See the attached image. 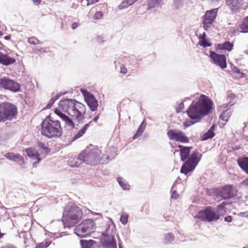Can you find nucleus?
<instances>
[{
  "label": "nucleus",
  "instance_id": "1",
  "mask_svg": "<svg viewBox=\"0 0 248 248\" xmlns=\"http://www.w3.org/2000/svg\"><path fill=\"white\" fill-rule=\"evenodd\" d=\"M213 103L211 98L201 94L197 101H193L186 112L191 120L200 122L205 116L212 112Z\"/></svg>",
  "mask_w": 248,
  "mask_h": 248
},
{
  "label": "nucleus",
  "instance_id": "2",
  "mask_svg": "<svg viewBox=\"0 0 248 248\" xmlns=\"http://www.w3.org/2000/svg\"><path fill=\"white\" fill-rule=\"evenodd\" d=\"M59 107L69 115L75 118L78 123H82L86 113V107L75 99L65 98L61 100Z\"/></svg>",
  "mask_w": 248,
  "mask_h": 248
},
{
  "label": "nucleus",
  "instance_id": "3",
  "mask_svg": "<svg viewBox=\"0 0 248 248\" xmlns=\"http://www.w3.org/2000/svg\"><path fill=\"white\" fill-rule=\"evenodd\" d=\"M82 215L81 209L74 203L66 204L62 219L64 227L70 228L74 227L79 221Z\"/></svg>",
  "mask_w": 248,
  "mask_h": 248
},
{
  "label": "nucleus",
  "instance_id": "4",
  "mask_svg": "<svg viewBox=\"0 0 248 248\" xmlns=\"http://www.w3.org/2000/svg\"><path fill=\"white\" fill-rule=\"evenodd\" d=\"M40 125L41 134L48 139L58 138L62 135L60 122L53 120L50 114L46 116Z\"/></svg>",
  "mask_w": 248,
  "mask_h": 248
},
{
  "label": "nucleus",
  "instance_id": "5",
  "mask_svg": "<svg viewBox=\"0 0 248 248\" xmlns=\"http://www.w3.org/2000/svg\"><path fill=\"white\" fill-rule=\"evenodd\" d=\"M17 114V108L14 104L8 102L0 104V122L12 121Z\"/></svg>",
  "mask_w": 248,
  "mask_h": 248
},
{
  "label": "nucleus",
  "instance_id": "6",
  "mask_svg": "<svg viewBox=\"0 0 248 248\" xmlns=\"http://www.w3.org/2000/svg\"><path fill=\"white\" fill-rule=\"evenodd\" d=\"M77 160H80L90 165H96L100 162V155L97 149L88 147L78 155Z\"/></svg>",
  "mask_w": 248,
  "mask_h": 248
},
{
  "label": "nucleus",
  "instance_id": "7",
  "mask_svg": "<svg viewBox=\"0 0 248 248\" xmlns=\"http://www.w3.org/2000/svg\"><path fill=\"white\" fill-rule=\"evenodd\" d=\"M196 217L201 221L211 222L218 220L219 219L220 215L216 211L215 208L208 206L199 211Z\"/></svg>",
  "mask_w": 248,
  "mask_h": 248
},
{
  "label": "nucleus",
  "instance_id": "8",
  "mask_svg": "<svg viewBox=\"0 0 248 248\" xmlns=\"http://www.w3.org/2000/svg\"><path fill=\"white\" fill-rule=\"evenodd\" d=\"M95 228V224L92 219H86L83 220L74 229V233L79 237H86L87 234L93 232Z\"/></svg>",
  "mask_w": 248,
  "mask_h": 248
},
{
  "label": "nucleus",
  "instance_id": "9",
  "mask_svg": "<svg viewBox=\"0 0 248 248\" xmlns=\"http://www.w3.org/2000/svg\"><path fill=\"white\" fill-rule=\"evenodd\" d=\"M214 193L217 197L222 199L229 200L233 198L235 194L233 192V186L232 185H227L224 186L217 187L215 189Z\"/></svg>",
  "mask_w": 248,
  "mask_h": 248
},
{
  "label": "nucleus",
  "instance_id": "10",
  "mask_svg": "<svg viewBox=\"0 0 248 248\" xmlns=\"http://www.w3.org/2000/svg\"><path fill=\"white\" fill-rule=\"evenodd\" d=\"M167 135L169 140L179 141L183 143H187L189 142V138L182 131L175 129H171L167 131Z\"/></svg>",
  "mask_w": 248,
  "mask_h": 248
},
{
  "label": "nucleus",
  "instance_id": "11",
  "mask_svg": "<svg viewBox=\"0 0 248 248\" xmlns=\"http://www.w3.org/2000/svg\"><path fill=\"white\" fill-rule=\"evenodd\" d=\"M20 84L7 77L0 78V88L16 93L20 91Z\"/></svg>",
  "mask_w": 248,
  "mask_h": 248
},
{
  "label": "nucleus",
  "instance_id": "12",
  "mask_svg": "<svg viewBox=\"0 0 248 248\" xmlns=\"http://www.w3.org/2000/svg\"><path fill=\"white\" fill-rule=\"evenodd\" d=\"M109 228L108 225L106 231L102 232L103 238L101 240V245L103 248H117V242L114 234L109 235L108 231Z\"/></svg>",
  "mask_w": 248,
  "mask_h": 248
},
{
  "label": "nucleus",
  "instance_id": "13",
  "mask_svg": "<svg viewBox=\"0 0 248 248\" xmlns=\"http://www.w3.org/2000/svg\"><path fill=\"white\" fill-rule=\"evenodd\" d=\"M209 57L211 62L221 69L227 67L226 57L224 54H219L212 50L209 51Z\"/></svg>",
  "mask_w": 248,
  "mask_h": 248
},
{
  "label": "nucleus",
  "instance_id": "14",
  "mask_svg": "<svg viewBox=\"0 0 248 248\" xmlns=\"http://www.w3.org/2000/svg\"><path fill=\"white\" fill-rule=\"evenodd\" d=\"M99 118V114H98L93 118L92 121L85 124L84 126L81 128V129H80L78 132V133L75 134L74 136L72 138L71 141L73 142L83 136V135L85 133L87 129L90 126L91 124L92 123V121L96 123L97 122Z\"/></svg>",
  "mask_w": 248,
  "mask_h": 248
},
{
  "label": "nucleus",
  "instance_id": "15",
  "mask_svg": "<svg viewBox=\"0 0 248 248\" xmlns=\"http://www.w3.org/2000/svg\"><path fill=\"white\" fill-rule=\"evenodd\" d=\"M218 10V8L207 10L202 17V20L206 21V23L213 24L217 16Z\"/></svg>",
  "mask_w": 248,
  "mask_h": 248
},
{
  "label": "nucleus",
  "instance_id": "16",
  "mask_svg": "<svg viewBox=\"0 0 248 248\" xmlns=\"http://www.w3.org/2000/svg\"><path fill=\"white\" fill-rule=\"evenodd\" d=\"M27 156L32 160H36V161L33 163V166L36 167V164L40 162L42 159L40 158V154L38 152L35 151L31 148H27L24 150Z\"/></svg>",
  "mask_w": 248,
  "mask_h": 248
},
{
  "label": "nucleus",
  "instance_id": "17",
  "mask_svg": "<svg viewBox=\"0 0 248 248\" xmlns=\"http://www.w3.org/2000/svg\"><path fill=\"white\" fill-rule=\"evenodd\" d=\"M178 147L180 150L181 160L184 162L188 158L192 147L191 146H184L180 144L178 145Z\"/></svg>",
  "mask_w": 248,
  "mask_h": 248
},
{
  "label": "nucleus",
  "instance_id": "18",
  "mask_svg": "<svg viewBox=\"0 0 248 248\" xmlns=\"http://www.w3.org/2000/svg\"><path fill=\"white\" fill-rule=\"evenodd\" d=\"M16 60L8 54L0 52V63L4 66H8L15 63Z\"/></svg>",
  "mask_w": 248,
  "mask_h": 248
},
{
  "label": "nucleus",
  "instance_id": "19",
  "mask_svg": "<svg viewBox=\"0 0 248 248\" xmlns=\"http://www.w3.org/2000/svg\"><path fill=\"white\" fill-rule=\"evenodd\" d=\"M184 162L185 163L182 165L181 168L180 172L186 175L188 173L193 171L196 166L190 162L189 160H186Z\"/></svg>",
  "mask_w": 248,
  "mask_h": 248
},
{
  "label": "nucleus",
  "instance_id": "20",
  "mask_svg": "<svg viewBox=\"0 0 248 248\" xmlns=\"http://www.w3.org/2000/svg\"><path fill=\"white\" fill-rule=\"evenodd\" d=\"M85 101L92 111H94L97 109L98 101L93 94L86 99Z\"/></svg>",
  "mask_w": 248,
  "mask_h": 248
},
{
  "label": "nucleus",
  "instance_id": "21",
  "mask_svg": "<svg viewBox=\"0 0 248 248\" xmlns=\"http://www.w3.org/2000/svg\"><path fill=\"white\" fill-rule=\"evenodd\" d=\"M233 44L230 41H225L223 43L217 44L216 46V50H226L231 51L232 50Z\"/></svg>",
  "mask_w": 248,
  "mask_h": 248
},
{
  "label": "nucleus",
  "instance_id": "22",
  "mask_svg": "<svg viewBox=\"0 0 248 248\" xmlns=\"http://www.w3.org/2000/svg\"><path fill=\"white\" fill-rule=\"evenodd\" d=\"M202 157V154L199 153L197 149L193 151L190 155L187 160H189L190 162L192 163L197 166Z\"/></svg>",
  "mask_w": 248,
  "mask_h": 248
},
{
  "label": "nucleus",
  "instance_id": "23",
  "mask_svg": "<svg viewBox=\"0 0 248 248\" xmlns=\"http://www.w3.org/2000/svg\"><path fill=\"white\" fill-rule=\"evenodd\" d=\"M215 125L214 124L212 125L207 131L204 133L201 136V140L204 141L213 138L215 136Z\"/></svg>",
  "mask_w": 248,
  "mask_h": 248
},
{
  "label": "nucleus",
  "instance_id": "24",
  "mask_svg": "<svg viewBox=\"0 0 248 248\" xmlns=\"http://www.w3.org/2000/svg\"><path fill=\"white\" fill-rule=\"evenodd\" d=\"M237 163L241 170L248 174V157H240L237 159Z\"/></svg>",
  "mask_w": 248,
  "mask_h": 248
},
{
  "label": "nucleus",
  "instance_id": "25",
  "mask_svg": "<svg viewBox=\"0 0 248 248\" xmlns=\"http://www.w3.org/2000/svg\"><path fill=\"white\" fill-rule=\"evenodd\" d=\"M233 105H229L226 104L225 105V108H227V109L225 110H223L221 114L220 115L219 117V119L225 121V122H228L229 118L230 117V116L232 115V111L231 109L228 108V106H229L230 107H232Z\"/></svg>",
  "mask_w": 248,
  "mask_h": 248
},
{
  "label": "nucleus",
  "instance_id": "26",
  "mask_svg": "<svg viewBox=\"0 0 248 248\" xmlns=\"http://www.w3.org/2000/svg\"><path fill=\"white\" fill-rule=\"evenodd\" d=\"M163 0H147L148 10L156 8L161 9Z\"/></svg>",
  "mask_w": 248,
  "mask_h": 248
},
{
  "label": "nucleus",
  "instance_id": "27",
  "mask_svg": "<svg viewBox=\"0 0 248 248\" xmlns=\"http://www.w3.org/2000/svg\"><path fill=\"white\" fill-rule=\"evenodd\" d=\"M146 126V122L145 119L143 120L140 126H139L137 132L133 137V139L135 140L139 138L143 133Z\"/></svg>",
  "mask_w": 248,
  "mask_h": 248
},
{
  "label": "nucleus",
  "instance_id": "28",
  "mask_svg": "<svg viewBox=\"0 0 248 248\" xmlns=\"http://www.w3.org/2000/svg\"><path fill=\"white\" fill-rule=\"evenodd\" d=\"M95 241L90 239V240H85V239H80V244L81 246V248H93V245L95 244Z\"/></svg>",
  "mask_w": 248,
  "mask_h": 248
},
{
  "label": "nucleus",
  "instance_id": "29",
  "mask_svg": "<svg viewBox=\"0 0 248 248\" xmlns=\"http://www.w3.org/2000/svg\"><path fill=\"white\" fill-rule=\"evenodd\" d=\"M238 27L241 30L240 32L243 33L248 32V16L243 19L242 23L239 24Z\"/></svg>",
  "mask_w": 248,
  "mask_h": 248
},
{
  "label": "nucleus",
  "instance_id": "30",
  "mask_svg": "<svg viewBox=\"0 0 248 248\" xmlns=\"http://www.w3.org/2000/svg\"><path fill=\"white\" fill-rule=\"evenodd\" d=\"M62 120L65 123V126L69 127L70 130L75 128V124L68 116L66 115Z\"/></svg>",
  "mask_w": 248,
  "mask_h": 248
},
{
  "label": "nucleus",
  "instance_id": "31",
  "mask_svg": "<svg viewBox=\"0 0 248 248\" xmlns=\"http://www.w3.org/2000/svg\"><path fill=\"white\" fill-rule=\"evenodd\" d=\"M175 239L174 234L171 232H168L166 233L163 238V243L165 245L169 244L171 241H173Z\"/></svg>",
  "mask_w": 248,
  "mask_h": 248
},
{
  "label": "nucleus",
  "instance_id": "32",
  "mask_svg": "<svg viewBox=\"0 0 248 248\" xmlns=\"http://www.w3.org/2000/svg\"><path fill=\"white\" fill-rule=\"evenodd\" d=\"M242 0H226V2L228 6H231L233 10L238 7L242 3Z\"/></svg>",
  "mask_w": 248,
  "mask_h": 248
},
{
  "label": "nucleus",
  "instance_id": "33",
  "mask_svg": "<svg viewBox=\"0 0 248 248\" xmlns=\"http://www.w3.org/2000/svg\"><path fill=\"white\" fill-rule=\"evenodd\" d=\"M117 181L121 186V187L124 190H128L130 188V186L127 183H126L124 180L121 177H118L117 179Z\"/></svg>",
  "mask_w": 248,
  "mask_h": 248
},
{
  "label": "nucleus",
  "instance_id": "34",
  "mask_svg": "<svg viewBox=\"0 0 248 248\" xmlns=\"http://www.w3.org/2000/svg\"><path fill=\"white\" fill-rule=\"evenodd\" d=\"M227 205V203L225 202H223L219 204L217 206V209H216V211L217 212V213L220 215V214H223V213L226 212V208L225 206Z\"/></svg>",
  "mask_w": 248,
  "mask_h": 248
},
{
  "label": "nucleus",
  "instance_id": "35",
  "mask_svg": "<svg viewBox=\"0 0 248 248\" xmlns=\"http://www.w3.org/2000/svg\"><path fill=\"white\" fill-rule=\"evenodd\" d=\"M198 44L203 48L211 46H212V43L210 42L208 39L199 40Z\"/></svg>",
  "mask_w": 248,
  "mask_h": 248
},
{
  "label": "nucleus",
  "instance_id": "36",
  "mask_svg": "<svg viewBox=\"0 0 248 248\" xmlns=\"http://www.w3.org/2000/svg\"><path fill=\"white\" fill-rule=\"evenodd\" d=\"M4 156L6 158H7L10 160H12L15 162L17 161L16 154L13 152L7 153L4 155Z\"/></svg>",
  "mask_w": 248,
  "mask_h": 248
},
{
  "label": "nucleus",
  "instance_id": "37",
  "mask_svg": "<svg viewBox=\"0 0 248 248\" xmlns=\"http://www.w3.org/2000/svg\"><path fill=\"white\" fill-rule=\"evenodd\" d=\"M232 69L233 73H236L238 75L239 78H243L245 77V74L241 72V70L237 67H236L234 65H232Z\"/></svg>",
  "mask_w": 248,
  "mask_h": 248
},
{
  "label": "nucleus",
  "instance_id": "38",
  "mask_svg": "<svg viewBox=\"0 0 248 248\" xmlns=\"http://www.w3.org/2000/svg\"><path fill=\"white\" fill-rule=\"evenodd\" d=\"M184 1V0H173V4L175 8L179 10L183 7Z\"/></svg>",
  "mask_w": 248,
  "mask_h": 248
},
{
  "label": "nucleus",
  "instance_id": "39",
  "mask_svg": "<svg viewBox=\"0 0 248 248\" xmlns=\"http://www.w3.org/2000/svg\"><path fill=\"white\" fill-rule=\"evenodd\" d=\"M38 146L40 148L43 149L46 154H48L50 151V149L48 147L46 146L45 144L42 142H38Z\"/></svg>",
  "mask_w": 248,
  "mask_h": 248
},
{
  "label": "nucleus",
  "instance_id": "40",
  "mask_svg": "<svg viewBox=\"0 0 248 248\" xmlns=\"http://www.w3.org/2000/svg\"><path fill=\"white\" fill-rule=\"evenodd\" d=\"M78 160H77V158L76 159H70L68 161V163L69 165L72 167H78L80 165V164L78 163Z\"/></svg>",
  "mask_w": 248,
  "mask_h": 248
},
{
  "label": "nucleus",
  "instance_id": "41",
  "mask_svg": "<svg viewBox=\"0 0 248 248\" xmlns=\"http://www.w3.org/2000/svg\"><path fill=\"white\" fill-rule=\"evenodd\" d=\"M80 92L84 97V100H85L86 99H87V98H89L90 97L93 95V94L92 93L89 92L86 89H81Z\"/></svg>",
  "mask_w": 248,
  "mask_h": 248
},
{
  "label": "nucleus",
  "instance_id": "42",
  "mask_svg": "<svg viewBox=\"0 0 248 248\" xmlns=\"http://www.w3.org/2000/svg\"><path fill=\"white\" fill-rule=\"evenodd\" d=\"M128 215L127 214H123L121 215L120 221L123 225H125L128 222Z\"/></svg>",
  "mask_w": 248,
  "mask_h": 248
},
{
  "label": "nucleus",
  "instance_id": "43",
  "mask_svg": "<svg viewBox=\"0 0 248 248\" xmlns=\"http://www.w3.org/2000/svg\"><path fill=\"white\" fill-rule=\"evenodd\" d=\"M198 122H196V120H191V119L186 120V121L183 123V125L185 127H188L191 125L195 124V123Z\"/></svg>",
  "mask_w": 248,
  "mask_h": 248
},
{
  "label": "nucleus",
  "instance_id": "44",
  "mask_svg": "<svg viewBox=\"0 0 248 248\" xmlns=\"http://www.w3.org/2000/svg\"><path fill=\"white\" fill-rule=\"evenodd\" d=\"M110 150H111V152L113 151V153H115V155H113V156H110L109 155L106 156V155H103V157H105L108 161L106 162H105L104 161L103 162H102L101 163L107 164L109 160H112L115 157V156L116 155V151L115 149L114 148H112L110 149Z\"/></svg>",
  "mask_w": 248,
  "mask_h": 248
},
{
  "label": "nucleus",
  "instance_id": "45",
  "mask_svg": "<svg viewBox=\"0 0 248 248\" xmlns=\"http://www.w3.org/2000/svg\"><path fill=\"white\" fill-rule=\"evenodd\" d=\"M54 113L59 116L62 120L66 116L65 114L62 112L61 110L58 108H55Z\"/></svg>",
  "mask_w": 248,
  "mask_h": 248
},
{
  "label": "nucleus",
  "instance_id": "46",
  "mask_svg": "<svg viewBox=\"0 0 248 248\" xmlns=\"http://www.w3.org/2000/svg\"><path fill=\"white\" fill-rule=\"evenodd\" d=\"M129 6H130L129 3L126 1V0H123L120 4H119L118 6V8L120 10L125 9L128 7Z\"/></svg>",
  "mask_w": 248,
  "mask_h": 248
},
{
  "label": "nucleus",
  "instance_id": "47",
  "mask_svg": "<svg viewBox=\"0 0 248 248\" xmlns=\"http://www.w3.org/2000/svg\"><path fill=\"white\" fill-rule=\"evenodd\" d=\"M184 108V101H183L180 103L178 104V106L176 108V112L177 113H180Z\"/></svg>",
  "mask_w": 248,
  "mask_h": 248
},
{
  "label": "nucleus",
  "instance_id": "48",
  "mask_svg": "<svg viewBox=\"0 0 248 248\" xmlns=\"http://www.w3.org/2000/svg\"><path fill=\"white\" fill-rule=\"evenodd\" d=\"M28 42L31 44L35 45L38 44L39 40L35 37H31L28 38Z\"/></svg>",
  "mask_w": 248,
  "mask_h": 248
},
{
  "label": "nucleus",
  "instance_id": "49",
  "mask_svg": "<svg viewBox=\"0 0 248 248\" xmlns=\"http://www.w3.org/2000/svg\"><path fill=\"white\" fill-rule=\"evenodd\" d=\"M16 156L17 161L16 162H18L20 165H24L25 163L24 158L19 154H16Z\"/></svg>",
  "mask_w": 248,
  "mask_h": 248
},
{
  "label": "nucleus",
  "instance_id": "50",
  "mask_svg": "<svg viewBox=\"0 0 248 248\" xmlns=\"http://www.w3.org/2000/svg\"><path fill=\"white\" fill-rule=\"evenodd\" d=\"M55 101L54 99H53L52 98H51L48 103L47 104L46 106V107L44 108V109H49V108H50L51 107H52V106L54 104V103H55Z\"/></svg>",
  "mask_w": 248,
  "mask_h": 248
},
{
  "label": "nucleus",
  "instance_id": "51",
  "mask_svg": "<svg viewBox=\"0 0 248 248\" xmlns=\"http://www.w3.org/2000/svg\"><path fill=\"white\" fill-rule=\"evenodd\" d=\"M103 16V13L102 11H97L95 13L94 18L95 19H99Z\"/></svg>",
  "mask_w": 248,
  "mask_h": 248
},
{
  "label": "nucleus",
  "instance_id": "52",
  "mask_svg": "<svg viewBox=\"0 0 248 248\" xmlns=\"http://www.w3.org/2000/svg\"><path fill=\"white\" fill-rule=\"evenodd\" d=\"M207 22H205V21L202 20L203 24V28L205 31H208L209 28L210 27V25H212V23H206Z\"/></svg>",
  "mask_w": 248,
  "mask_h": 248
},
{
  "label": "nucleus",
  "instance_id": "53",
  "mask_svg": "<svg viewBox=\"0 0 248 248\" xmlns=\"http://www.w3.org/2000/svg\"><path fill=\"white\" fill-rule=\"evenodd\" d=\"M67 92H65L64 93H58L54 97H52L53 99L56 101L58 100L62 95H64L66 94Z\"/></svg>",
  "mask_w": 248,
  "mask_h": 248
},
{
  "label": "nucleus",
  "instance_id": "54",
  "mask_svg": "<svg viewBox=\"0 0 248 248\" xmlns=\"http://www.w3.org/2000/svg\"><path fill=\"white\" fill-rule=\"evenodd\" d=\"M179 195L177 194L176 190H173L171 192V198L172 199L176 200L177 199Z\"/></svg>",
  "mask_w": 248,
  "mask_h": 248
},
{
  "label": "nucleus",
  "instance_id": "55",
  "mask_svg": "<svg viewBox=\"0 0 248 248\" xmlns=\"http://www.w3.org/2000/svg\"><path fill=\"white\" fill-rule=\"evenodd\" d=\"M87 1V5L88 6L89 5L93 4L96 2L99 1V0H86Z\"/></svg>",
  "mask_w": 248,
  "mask_h": 248
},
{
  "label": "nucleus",
  "instance_id": "56",
  "mask_svg": "<svg viewBox=\"0 0 248 248\" xmlns=\"http://www.w3.org/2000/svg\"><path fill=\"white\" fill-rule=\"evenodd\" d=\"M232 218L231 216H227L224 217V221L228 223H230L232 221Z\"/></svg>",
  "mask_w": 248,
  "mask_h": 248
},
{
  "label": "nucleus",
  "instance_id": "57",
  "mask_svg": "<svg viewBox=\"0 0 248 248\" xmlns=\"http://www.w3.org/2000/svg\"><path fill=\"white\" fill-rule=\"evenodd\" d=\"M207 37V34L205 32H203L202 34H200L198 37L200 40L202 39H206Z\"/></svg>",
  "mask_w": 248,
  "mask_h": 248
},
{
  "label": "nucleus",
  "instance_id": "58",
  "mask_svg": "<svg viewBox=\"0 0 248 248\" xmlns=\"http://www.w3.org/2000/svg\"><path fill=\"white\" fill-rule=\"evenodd\" d=\"M1 248H17L15 245L11 244H7L1 247Z\"/></svg>",
  "mask_w": 248,
  "mask_h": 248
},
{
  "label": "nucleus",
  "instance_id": "59",
  "mask_svg": "<svg viewBox=\"0 0 248 248\" xmlns=\"http://www.w3.org/2000/svg\"><path fill=\"white\" fill-rule=\"evenodd\" d=\"M96 40L99 44H102L104 42V37L102 36H98Z\"/></svg>",
  "mask_w": 248,
  "mask_h": 248
},
{
  "label": "nucleus",
  "instance_id": "60",
  "mask_svg": "<svg viewBox=\"0 0 248 248\" xmlns=\"http://www.w3.org/2000/svg\"><path fill=\"white\" fill-rule=\"evenodd\" d=\"M238 215L241 217H248V211L245 212H241Z\"/></svg>",
  "mask_w": 248,
  "mask_h": 248
},
{
  "label": "nucleus",
  "instance_id": "61",
  "mask_svg": "<svg viewBox=\"0 0 248 248\" xmlns=\"http://www.w3.org/2000/svg\"><path fill=\"white\" fill-rule=\"evenodd\" d=\"M43 243V248H47L50 244V242L49 241H46Z\"/></svg>",
  "mask_w": 248,
  "mask_h": 248
},
{
  "label": "nucleus",
  "instance_id": "62",
  "mask_svg": "<svg viewBox=\"0 0 248 248\" xmlns=\"http://www.w3.org/2000/svg\"><path fill=\"white\" fill-rule=\"evenodd\" d=\"M78 26V24L77 22H73L71 25V28L73 30L76 29Z\"/></svg>",
  "mask_w": 248,
  "mask_h": 248
},
{
  "label": "nucleus",
  "instance_id": "63",
  "mask_svg": "<svg viewBox=\"0 0 248 248\" xmlns=\"http://www.w3.org/2000/svg\"><path fill=\"white\" fill-rule=\"evenodd\" d=\"M242 184L248 186V178H246L242 182Z\"/></svg>",
  "mask_w": 248,
  "mask_h": 248
},
{
  "label": "nucleus",
  "instance_id": "64",
  "mask_svg": "<svg viewBox=\"0 0 248 248\" xmlns=\"http://www.w3.org/2000/svg\"><path fill=\"white\" fill-rule=\"evenodd\" d=\"M34 248H43V243H40L36 245Z\"/></svg>",
  "mask_w": 248,
  "mask_h": 248
}]
</instances>
